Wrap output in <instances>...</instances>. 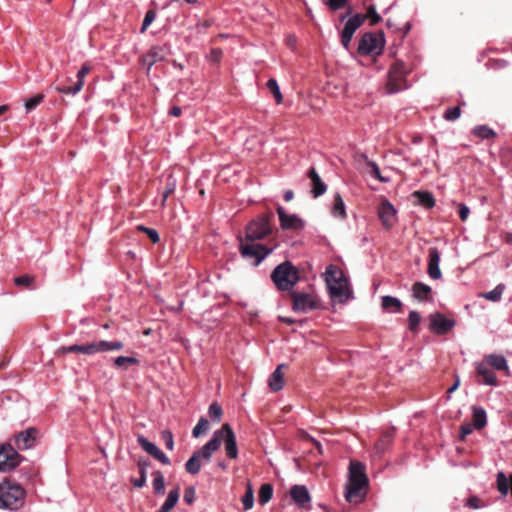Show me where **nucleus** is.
Instances as JSON below:
<instances>
[{
    "instance_id": "obj_1",
    "label": "nucleus",
    "mask_w": 512,
    "mask_h": 512,
    "mask_svg": "<svg viewBox=\"0 0 512 512\" xmlns=\"http://www.w3.org/2000/svg\"><path fill=\"white\" fill-rule=\"evenodd\" d=\"M299 279V271L290 261L279 264L271 273V280L279 291H291Z\"/></svg>"
},
{
    "instance_id": "obj_2",
    "label": "nucleus",
    "mask_w": 512,
    "mask_h": 512,
    "mask_svg": "<svg viewBox=\"0 0 512 512\" xmlns=\"http://www.w3.org/2000/svg\"><path fill=\"white\" fill-rule=\"evenodd\" d=\"M25 495V490L21 485L4 480L0 483V508L19 509L24 504Z\"/></svg>"
},
{
    "instance_id": "obj_3",
    "label": "nucleus",
    "mask_w": 512,
    "mask_h": 512,
    "mask_svg": "<svg viewBox=\"0 0 512 512\" xmlns=\"http://www.w3.org/2000/svg\"><path fill=\"white\" fill-rule=\"evenodd\" d=\"M124 347V344L120 341H105L99 340L92 343L82 345H71L61 347L60 353H82L85 355H94L97 353H103L111 350H120Z\"/></svg>"
},
{
    "instance_id": "obj_4",
    "label": "nucleus",
    "mask_w": 512,
    "mask_h": 512,
    "mask_svg": "<svg viewBox=\"0 0 512 512\" xmlns=\"http://www.w3.org/2000/svg\"><path fill=\"white\" fill-rule=\"evenodd\" d=\"M274 215L271 211L259 215L256 219L252 220L247 226L245 231V238L247 241L262 240L272 232L271 220Z\"/></svg>"
},
{
    "instance_id": "obj_5",
    "label": "nucleus",
    "mask_w": 512,
    "mask_h": 512,
    "mask_svg": "<svg viewBox=\"0 0 512 512\" xmlns=\"http://www.w3.org/2000/svg\"><path fill=\"white\" fill-rule=\"evenodd\" d=\"M409 70L402 61H395L389 68L385 89L392 94L407 88L406 76Z\"/></svg>"
},
{
    "instance_id": "obj_6",
    "label": "nucleus",
    "mask_w": 512,
    "mask_h": 512,
    "mask_svg": "<svg viewBox=\"0 0 512 512\" xmlns=\"http://www.w3.org/2000/svg\"><path fill=\"white\" fill-rule=\"evenodd\" d=\"M384 45L385 38L382 31L377 33L366 32L359 41L357 51L360 55H380Z\"/></svg>"
},
{
    "instance_id": "obj_7",
    "label": "nucleus",
    "mask_w": 512,
    "mask_h": 512,
    "mask_svg": "<svg viewBox=\"0 0 512 512\" xmlns=\"http://www.w3.org/2000/svg\"><path fill=\"white\" fill-rule=\"evenodd\" d=\"M292 310L299 313H308L321 308L320 299L313 293L290 291Z\"/></svg>"
},
{
    "instance_id": "obj_8",
    "label": "nucleus",
    "mask_w": 512,
    "mask_h": 512,
    "mask_svg": "<svg viewBox=\"0 0 512 512\" xmlns=\"http://www.w3.org/2000/svg\"><path fill=\"white\" fill-rule=\"evenodd\" d=\"M239 240V250L242 257L253 259L255 266L259 265L272 252L271 248L255 243V241H247L246 238L243 239L242 237Z\"/></svg>"
},
{
    "instance_id": "obj_9",
    "label": "nucleus",
    "mask_w": 512,
    "mask_h": 512,
    "mask_svg": "<svg viewBox=\"0 0 512 512\" xmlns=\"http://www.w3.org/2000/svg\"><path fill=\"white\" fill-rule=\"evenodd\" d=\"M22 460L17 450L10 444L0 446V471L8 472L17 467Z\"/></svg>"
},
{
    "instance_id": "obj_10",
    "label": "nucleus",
    "mask_w": 512,
    "mask_h": 512,
    "mask_svg": "<svg viewBox=\"0 0 512 512\" xmlns=\"http://www.w3.org/2000/svg\"><path fill=\"white\" fill-rule=\"evenodd\" d=\"M366 16L363 14H356L348 19L341 32V44L348 50L350 47L351 40L356 30L365 22Z\"/></svg>"
},
{
    "instance_id": "obj_11",
    "label": "nucleus",
    "mask_w": 512,
    "mask_h": 512,
    "mask_svg": "<svg viewBox=\"0 0 512 512\" xmlns=\"http://www.w3.org/2000/svg\"><path fill=\"white\" fill-rule=\"evenodd\" d=\"M216 432L221 433V442L225 443V451L230 459H236L238 457V448L236 444V436L228 423L223 424L222 428Z\"/></svg>"
},
{
    "instance_id": "obj_12",
    "label": "nucleus",
    "mask_w": 512,
    "mask_h": 512,
    "mask_svg": "<svg viewBox=\"0 0 512 512\" xmlns=\"http://www.w3.org/2000/svg\"><path fill=\"white\" fill-rule=\"evenodd\" d=\"M277 214L279 216L280 226L283 230H301L304 228V221L296 214H287L282 206H278Z\"/></svg>"
},
{
    "instance_id": "obj_13",
    "label": "nucleus",
    "mask_w": 512,
    "mask_h": 512,
    "mask_svg": "<svg viewBox=\"0 0 512 512\" xmlns=\"http://www.w3.org/2000/svg\"><path fill=\"white\" fill-rule=\"evenodd\" d=\"M220 445L221 433L214 432L212 438L201 449L195 451L194 454L201 461L207 463L211 460L213 453L219 449Z\"/></svg>"
},
{
    "instance_id": "obj_14",
    "label": "nucleus",
    "mask_w": 512,
    "mask_h": 512,
    "mask_svg": "<svg viewBox=\"0 0 512 512\" xmlns=\"http://www.w3.org/2000/svg\"><path fill=\"white\" fill-rule=\"evenodd\" d=\"M396 209L387 199H384L378 207V216L384 228L390 229L393 227L396 220Z\"/></svg>"
},
{
    "instance_id": "obj_15",
    "label": "nucleus",
    "mask_w": 512,
    "mask_h": 512,
    "mask_svg": "<svg viewBox=\"0 0 512 512\" xmlns=\"http://www.w3.org/2000/svg\"><path fill=\"white\" fill-rule=\"evenodd\" d=\"M38 435L39 431L34 427H30L27 430L18 433L15 436L16 448L19 450L32 448L35 445Z\"/></svg>"
},
{
    "instance_id": "obj_16",
    "label": "nucleus",
    "mask_w": 512,
    "mask_h": 512,
    "mask_svg": "<svg viewBox=\"0 0 512 512\" xmlns=\"http://www.w3.org/2000/svg\"><path fill=\"white\" fill-rule=\"evenodd\" d=\"M349 483L367 487L368 478L365 474V466L356 460H351L349 465Z\"/></svg>"
},
{
    "instance_id": "obj_17",
    "label": "nucleus",
    "mask_w": 512,
    "mask_h": 512,
    "mask_svg": "<svg viewBox=\"0 0 512 512\" xmlns=\"http://www.w3.org/2000/svg\"><path fill=\"white\" fill-rule=\"evenodd\" d=\"M454 325L453 320L446 318L441 313L430 315V329L439 335L446 334Z\"/></svg>"
},
{
    "instance_id": "obj_18",
    "label": "nucleus",
    "mask_w": 512,
    "mask_h": 512,
    "mask_svg": "<svg viewBox=\"0 0 512 512\" xmlns=\"http://www.w3.org/2000/svg\"><path fill=\"white\" fill-rule=\"evenodd\" d=\"M138 443L149 455L160 461L162 464H170V459L155 444L148 441L144 436H138Z\"/></svg>"
},
{
    "instance_id": "obj_19",
    "label": "nucleus",
    "mask_w": 512,
    "mask_h": 512,
    "mask_svg": "<svg viewBox=\"0 0 512 512\" xmlns=\"http://www.w3.org/2000/svg\"><path fill=\"white\" fill-rule=\"evenodd\" d=\"M439 262H440L439 250L436 247L429 248L427 272H428V275L434 280H438L442 277V273L439 268Z\"/></svg>"
},
{
    "instance_id": "obj_20",
    "label": "nucleus",
    "mask_w": 512,
    "mask_h": 512,
    "mask_svg": "<svg viewBox=\"0 0 512 512\" xmlns=\"http://www.w3.org/2000/svg\"><path fill=\"white\" fill-rule=\"evenodd\" d=\"M290 496L293 501L302 508L309 506L311 497L308 489L303 485H294L290 489Z\"/></svg>"
},
{
    "instance_id": "obj_21",
    "label": "nucleus",
    "mask_w": 512,
    "mask_h": 512,
    "mask_svg": "<svg viewBox=\"0 0 512 512\" xmlns=\"http://www.w3.org/2000/svg\"><path fill=\"white\" fill-rule=\"evenodd\" d=\"M326 284L327 287L330 288L333 285L342 284L347 282L348 280L344 276L343 271L336 265L330 264L326 268Z\"/></svg>"
},
{
    "instance_id": "obj_22",
    "label": "nucleus",
    "mask_w": 512,
    "mask_h": 512,
    "mask_svg": "<svg viewBox=\"0 0 512 512\" xmlns=\"http://www.w3.org/2000/svg\"><path fill=\"white\" fill-rule=\"evenodd\" d=\"M475 369L477 375L483 378L484 384L490 386H496L498 384L495 373L489 369L485 362L475 363Z\"/></svg>"
},
{
    "instance_id": "obj_23",
    "label": "nucleus",
    "mask_w": 512,
    "mask_h": 512,
    "mask_svg": "<svg viewBox=\"0 0 512 512\" xmlns=\"http://www.w3.org/2000/svg\"><path fill=\"white\" fill-rule=\"evenodd\" d=\"M308 177L311 179L312 190L311 193L314 198L323 195L326 192V184L321 180L315 168H311L308 172Z\"/></svg>"
},
{
    "instance_id": "obj_24",
    "label": "nucleus",
    "mask_w": 512,
    "mask_h": 512,
    "mask_svg": "<svg viewBox=\"0 0 512 512\" xmlns=\"http://www.w3.org/2000/svg\"><path fill=\"white\" fill-rule=\"evenodd\" d=\"M484 362L498 371H504L509 375V367L504 356L497 354H488L484 357Z\"/></svg>"
},
{
    "instance_id": "obj_25",
    "label": "nucleus",
    "mask_w": 512,
    "mask_h": 512,
    "mask_svg": "<svg viewBox=\"0 0 512 512\" xmlns=\"http://www.w3.org/2000/svg\"><path fill=\"white\" fill-rule=\"evenodd\" d=\"M394 430L385 431L378 441L375 443L374 451L375 454L381 456L392 444L394 439Z\"/></svg>"
},
{
    "instance_id": "obj_26",
    "label": "nucleus",
    "mask_w": 512,
    "mask_h": 512,
    "mask_svg": "<svg viewBox=\"0 0 512 512\" xmlns=\"http://www.w3.org/2000/svg\"><path fill=\"white\" fill-rule=\"evenodd\" d=\"M329 295L331 299L339 300L340 302H345L350 297V290L348 287V281L342 284L333 285L328 288Z\"/></svg>"
},
{
    "instance_id": "obj_27",
    "label": "nucleus",
    "mask_w": 512,
    "mask_h": 512,
    "mask_svg": "<svg viewBox=\"0 0 512 512\" xmlns=\"http://www.w3.org/2000/svg\"><path fill=\"white\" fill-rule=\"evenodd\" d=\"M365 488V486L349 483L345 492L346 500L349 503H360L364 499L365 493H363V490Z\"/></svg>"
},
{
    "instance_id": "obj_28",
    "label": "nucleus",
    "mask_w": 512,
    "mask_h": 512,
    "mask_svg": "<svg viewBox=\"0 0 512 512\" xmlns=\"http://www.w3.org/2000/svg\"><path fill=\"white\" fill-rule=\"evenodd\" d=\"M166 56V51L163 47H152L146 55L143 56L142 61L144 65L151 67L158 61H162Z\"/></svg>"
},
{
    "instance_id": "obj_29",
    "label": "nucleus",
    "mask_w": 512,
    "mask_h": 512,
    "mask_svg": "<svg viewBox=\"0 0 512 512\" xmlns=\"http://www.w3.org/2000/svg\"><path fill=\"white\" fill-rule=\"evenodd\" d=\"M285 367V364L278 365L276 370L271 374L269 378V387L274 392L281 390L284 386L283 373L281 370Z\"/></svg>"
},
{
    "instance_id": "obj_30",
    "label": "nucleus",
    "mask_w": 512,
    "mask_h": 512,
    "mask_svg": "<svg viewBox=\"0 0 512 512\" xmlns=\"http://www.w3.org/2000/svg\"><path fill=\"white\" fill-rule=\"evenodd\" d=\"M412 292L413 296L419 301H428L431 299V287L422 282L414 283L412 287Z\"/></svg>"
},
{
    "instance_id": "obj_31",
    "label": "nucleus",
    "mask_w": 512,
    "mask_h": 512,
    "mask_svg": "<svg viewBox=\"0 0 512 512\" xmlns=\"http://www.w3.org/2000/svg\"><path fill=\"white\" fill-rule=\"evenodd\" d=\"M412 197L417 203L426 209H431L435 205V198L432 193L428 191H414Z\"/></svg>"
},
{
    "instance_id": "obj_32",
    "label": "nucleus",
    "mask_w": 512,
    "mask_h": 512,
    "mask_svg": "<svg viewBox=\"0 0 512 512\" xmlns=\"http://www.w3.org/2000/svg\"><path fill=\"white\" fill-rule=\"evenodd\" d=\"M473 426L475 429H482L486 426L487 418L486 412L481 407L474 406L473 409Z\"/></svg>"
},
{
    "instance_id": "obj_33",
    "label": "nucleus",
    "mask_w": 512,
    "mask_h": 512,
    "mask_svg": "<svg viewBox=\"0 0 512 512\" xmlns=\"http://www.w3.org/2000/svg\"><path fill=\"white\" fill-rule=\"evenodd\" d=\"M150 465H151V462L149 459H146V458L139 459L138 468H139L140 478L136 479L134 481V485L136 487H138V488L143 487L144 484L146 483V471H147V468L150 467Z\"/></svg>"
},
{
    "instance_id": "obj_34",
    "label": "nucleus",
    "mask_w": 512,
    "mask_h": 512,
    "mask_svg": "<svg viewBox=\"0 0 512 512\" xmlns=\"http://www.w3.org/2000/svg\"><path fill=\"white\" fill-rule=\"evenodd\" d=\"M177 180L172 173L168 174L165 182V187L162 194V205L165 204L166 200L172 195L176 189Z\"/></svg>"
},
{
    "instance_id": "obj_35",
    "label": "nucleus",
    "mask_w": 512,
    "mask_h": 512,
    "mask_svg": "<svg viewBox=\"0 0 512 512\" xmlns=\"http://www.w3.org/2000/svg\"><path fill=\"white\" fill-rule=\"evenodd\" d=\"M332 214L343 219L347 216L344 201L339 193L334 195Z\"/></svg>"
},
{
    "instance_id": "obj_36",
    "label": "nucleus",
    "mask_w": 512,
    "mask_h": 512,
    "mask_svg": "<svg viewBox=\"0 0 512 512\" xmlns=\"http://www.w3.org/2000/svg\"><path fill=\"white\" fill-rule=\"evenodd\" d=\"M179 496H180V489H179V487H176V488L172 489L168 493V496H167L165 502L163 503V505L161 506V508H163L166 511L171 512V510L177 504V502L179 500Z\"/></svg>"
},
{
    "instance_id": "obj_37",
    "label": "nucleus",
    "mask_w": 512,
    "mask_h": 512,
    "mask_svg": "<svg viewBox=\"0 0 512 512\" xmlns=\"http://www.w3.org/2000/svg\"><path fill=\"white\" fill-rule=\"evenodd\" d=\"M179 496H180V489H179V487H176V488L172 489L168 493V496H167L165 502L163 503V505L161 506V508H163L166 511L171 512V510L177 504V502L179 500Z\"/></svg>"
},
{
    "instance_id": "obj_38",
    "label": "nucleus",
    "mask_w": 512,
    "mask_h": 512,
    "mask_svg": "<svg viewBox=\"0 0 512 512\" xmlns=\"http://www.w3.org/2000/svg\"><path fill=\"white\" fill-rule=\"evenodd\" d=\"M472 134L481 139H490L496 137V132L487 125H478L473 128Z\"/></svg>"
},
{
    "instance_id": "obj_39",
    "label": "nucleus",
    "mask_w": 512,
    "mask_h": 512,
    "mask_svg": "<svg viewBox=\"0 0 512 512\" xmlns=\"http://www.w3.org/2000/svg\"><path fill=\"white\" fill-rule=\"evenodd\" d=\"M273 495V487L269 483L261 485L258 493V500L261 505L268 503Z\"/></svg>"
},
{
    "instance_id": "obj_40",
    "label": "nucleus",
    "mask_w": 512,
    "mask_h": 512,
    "mask_svg": "<svg viewBox=\"0 0 512 512\" xmlns=\"http://www.w3.org/2000/svg\"><path fill=\"white\" fill-rule=\"evenodd\" d=\"M381 306L384 310L395 309V311L400 312L402 309V303L398 298L393 296H384L382 297Z\"/></svg>"
},
{
    "instance_id": "obj_41",
    "label": "nucleus",
    "mask_w": 512,
    "mask_h": 512,
    "mask_svg": "<svg viewBox=\"0 0 512 512\" xmlns=\"http://www.w3.org/2000/svg\"><path fill=\"white\" fill-rule=\"evenodd\" d=\"M14 283L16 286H21L26 289H36L35 286V277L29 274H24L19 277L14 278Z\"/></svg>"
},
{
    "instance_id": "obj_42",
    "label": "nucleus",
    "mask_w": 512,
    "mask_h": 512,
    "mask_svg": "<svg viewBox=\"0 0 512 512\" xmlns=\"http://www.w3.org/2000/svg\"><path fill=\"white\" fill-rule=\"evenodd\" d=\"M153 490L154 493L157 495H163L165 492V482H164V476L161 471H155L153 472Z\"/></svg>"
},
{
    "instance_id": "obj_43",
    "label": "nucleus",
    "mask_w": 512,
    "mask_h": 512,
    "mask_svg": "<svg viewBox=\"0 0 512 512\" xmlns=\"http://www.w3.org/2000/svg\"><path fill=\"white\" fill-rule=\"evenodd\" d=\"M186 471L191 475H196L201 470V460L193 455L189 458V460L185 464Z\"/></svg>"
},
{
    "instance_id": "obj_44",
    "label": "nucleus",
    "mask_w": 512,
    "mask_h": 512,
    "mask_svg": "<svg viewBox=\"0 0 512 512\" xmlns=\"http://www.w3.org/2000/svg\"><path fill=\"white\" fill-rule=\"evenodd\" d=\"M268 90L273 94L275 101L277 104H281L283 101V96L280 91L279 85L274 78L268 80L266 84Z\"/></svg>"
},
{
    "instance_id": "obj_45",
    "label": "nucleus",
    "mask_w": 512,
    "mask_h": 512,
    "mask_svg": "<svg viewBox=\"0 0 512 512\" xmlns=\"http://www.w3.org/2000/svg\"><path fill=\"white\" fill-rule=\"evenodd\" d=\"M466 103L464 101L460 102L459 106L456 107H450L446 109L444 112L443 118L447 121H455L461 116V107L464 106Z\"/></svg>"
},
{
    "instance_id": "obj_46",
    "label": "nucleus",
    "mask_w": 512,
    "mask_h": 512,
    "mask_svg": "<svg viewBox=\"0 0 512 512\" xmlns=\"http://www.w3.org/2000/svg\"><path fill=\"white\" fill-rule=\"evenodd\" d=\"M505 286L503 284L497 285L492 291L483 294V297L489 301L497 302L501 299Z\"/></svg>"
},
{
    "instance_id": "obj_47",
    "label": "nucleus",
    "mask_w": 512,
    "mask_h": 512,
    "mask_svg": "<svg viewBox=\"0 0 512 512\" xmlns=\"http://www.w3.org/2000/svg\"><path fill=\"white\" fill-rule=\"evenodd\" d=\"M209 425H210L209 421L206 418H204V417L200 418L198 423L192 430L193 437L198 438L202 434L206 433L209 429Z\"/></svg>"
},
{
    "instance_id": "obj_48",
    "label": "nucleus",
    "mask_w": 512,
    "mask_h": 512,
    "mask_svg": "<svg viewBox=\"0 0 512 512\" xmlns=\"http://www.w3.org/2000/svg\"><path fill=\"white\" fill-rule=\"evenodd\" d=\"M244 510H250L254 504V492L250 483L247 484L246 493L242 497Z\"/></svg>"
},
{
    "instance_id": "obj_49",
    "label": "nucleus",
    "mask_w": 512,
    "mask_h": 512,
    "mask_svg": "<svg viewBox=\"0 0 512 512\" xmlns=\"http://www.w3.org/2000/svg\"><path fill=\"white\" fill-rule=\"evenodd\" d=\"M497 487L499 492L503 495H506L510 490V479L508 480L502 472L497 475Z\"/></svg>"
},
{
    "instance_id": "obj_50",
    "label": "nucleus",
    "mask_w": 512,
    "mask_h": 512,
    "mask_svg": "<svg viewBox=\"0 0 512 512\" xmlns=\"http://www.w3.org/2000/svg\"><path fill=\"white\" fill-rule=\"evenodd\" d=\"M83 87V82L77 81L73 86H56V90L63 94H76L78 93Z\"/></svg>"
},
{
    "instance_id": "obj_51",
    "label": "nucleus",
    "mask_w": 512,
    "mask_h": 512,
    "mask_svg": "<svg viewBox=\"0 0 512 512\" xmlns=\"http://www.w3.org/2000/svg\"><path fill=\"white\" fill-rule=\"evenodd\" d=\"M421 316L417 311H411L408 316V326L412 332H417Z\"/></svg>"
},
{
    "instance_id": "obj_52",
    "label": "nucleus",
    "mask_w": 512,
    "mask_h": 512,
    "mask_svg": "<svg viewBox=\"0 0 512 512\" xmlns=\"http://www.w3.org/2000/svg\"><path fill=\"white\" fill-rule=\"evenodd\" d=\"M363 15L366 16V19L370 20L371 26L378 24L382 20L381 16L377 13V11L373 5H370L367 8V13L363 14Z\"/></svg>"
},
{
    "instance_id": "obj_53",
    "label": "nucleus",
    "mask_w": 512,
    "mask_h": 512,
    "mask_svg": "<svg viewBox=\"0 0 512 512\" xmlns=\"http://www.w3.org/2000/svg\"><path fill=\"white\" fill-rule=\"evenodd\" d=\"M44 99L43 94H36L35 96L31 97L25 102V108L27 112L32 111L35 109Z\"/></svg>"
},
{
    "instance_id": "obj_54",
    "label": "nucleus",
    "mask_w": 512,
    "mask_h": 512,
    "mask_svg": "<svg viewBox=\"0 0 512 512\" xmlns=\"http://www.w3.org/2000/svg\"><path fill=\"white\" fill-rule=\"evenodd\" d=\"M367 166L370 169L369 173L372 177L378 179L380 182H384V183L388 182V179L381 175L380 169L375 162H368Z\"/></svg>"
},
{
    "instance_id": "obj_55",
    "label": "nucleus",
    "mask_w": 512,
    "mask_h": 512,
    "mask_svg": "<svg viewBox=\"0 0 512 512\" xmlns=\"http://www.w3.org/2000/svg\"><path fill=\"white\" fill-rule=\"evenodd\" d=\"M222 414H223L222 408L217 402H214L210 405L209 416L211 417V419L219 422Z\"/></svg>"
},
{
    "instance_id": "obj_56",
    "label": "nucleus",
    "mask_w": 512,
    "mask_h": 512,
    "mask_svg": "<svg viewBox=\"0 0 512 512\" xmlns=\"http://www.w3.org/2000/svg\"><path fill=\"white\" fill-rule=\"evenodd\" d=\"M156 18V11L154 9H150L146 12V15L144 17L141 32H145L148 28V26L155 20Z\"/></svg>"
},
{
    "instance_id": "obj_57",
    "label": "nucleus",
    "mask_w": 512,
    "mask_h": 512,
    "mask_svg": "<svg viewBox=\"0 0 512 512\" xmlns=\"http://www.w3.org/2000/svg\"><path fill=\"white\" fill-rule=\"evenodd\" d=\"M161 438L164 441L166 448L168 450H173V448H174L173 434L169 430H164L161 432Z\"/></svg>"
},
{
    "instance_id": "obj_58",
    "label": "nucleus",
    "mask_w": 512,
    "mask_h": 512,
    "mask_svg": "<svg viewBox=\"0 0 512 512\" xmlns=\"http://www.w3.org/2000/svg\"><path fill=\"white\" fill-rule=\"evenodd\" d=\"M348 0H326L325 3L333 11L344 8L347 5Z\"/></svg>"
},
{
    "instance_id": "obj_59",
    "label": "nucleus",
    "mask_w": 512,
    "mask_h": 512,
    "mask_svg": "<svg viewBox=\"0 0 512 512\" xmlns=\"http://www.w3.org/2000/svg\"><path fill=\"white\" fill-rule=\"evenodd\" d=\"M466 506L471 509H479L481 507H484V503L480 500L477 496H472L467 499Z\"/></svg>"
},
{
    "instance_id": "obj_60",
    "label": "nucleus",
    "mask_w": 512,
    "mask_h": 512,
    "mask_svg": "<svg viewBox=\"0 0 512 512\" xmlns=\"http://www.w3.org/2000/svg\"><path fill=\"white\" fill-rule=\"evenodd\" d=\"M473 431V426L472 424L470 423H463L461 426H460V434H459V438L460 440H465V438L470 435Z\"/></svg>"
},
{
    "instance_id": "obj_61",
    "label": "nucleus",
    "mask_w": 512,
    "mask_h": 512,
    "mask_svg": "<svg viewBox=\"0 0 512 512\" xmlns=\"http://www.w3.org/2000/svg\"><path fill=\"white\" fill-rule=\"evenodd\" d=\"M223 52L219 48H213L211 49L208 59L213 63H219L222 58Z\"/></svg>"
},
{
    "instance_id": "obj_62",
    "label": "nucleus",
    "mask_w": 512,
    "mask_h": 512,
    "mask_svg": "<svg viewBox=\"0 0 512 512\" xmlns=\"http://www.w3.org/2000/svg\"><path fill=\"white\" fill-rule=\"evenodd\" d=\"M195 500V489L193 487H188L184 491V501L191 505Z\"/></svg>"
},
{
    "instance_id": "obj_63",
    "label": "nucleus",
    "mask_w": 512,
    "mask_h": 512,
    "mask_svg": "<svg viewBox=\"0 0 512 512\" xmlns=\"http://www.w3.org/2000/svg\"><path fill=\"white\" fill-rule=\"evenodd\" d=\"M91 66L87 63L83 64L81 69L77 73V81H81L84 83V78L90 72Z\"/></svg>"
},
{
    "instance_id": "obj_64",
    "label": "nucleus",
    "mask_w": 512,
    "mask_h": 512,
    "mask_svg": "<svg viewBox=\"0 0 512 512\" xmlns=\"http://www.w3.org/2000/svg\"><path fill=\"white\" fill-rule=\"evenodd\" d=\"M458 213H459L460 219L462 221H466L469 216L470 210L465 204H459Z\"/></svg>"
}]
</instances>
